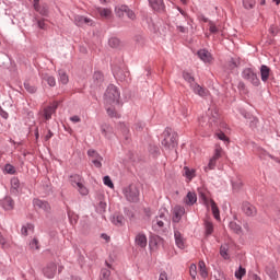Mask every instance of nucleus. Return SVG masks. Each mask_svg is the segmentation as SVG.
<instances>
[{
  "label": "nucleus",
  "mask_w": 280,
  "mask_h": 280,
  "mask_svg": "<svg viewBox=\"0 0 280 280\" xmlns=\"http://www.w3.org/2000/svg\"><path fill=\"white\" fill-rule=\"evenodd\" d=\"M30 248L31 250H38V240L37 238H33L32 242L30 243Z\"/></svg>",
  "instance_id": "50"
},
{
  "label": "nucleus",
  "mask_w": 280,
  "mask_h": 280,
  "mask_svg": "<svg viewBox=\"0 0 280 280\" xmlns=\"http://www.w3.org/2000/svg\"><path fill=\"white\" fill-rule=\"evenodd\" d=\"M70 120H72L73 124H80L81 121L80 116H72Z\"/></svg>",
  "instance_id": "55"
},
{
  "label": "nucleus",
  "mask_w": 280,
  "mask_h": 280,
  "mask_svg": "<svg viewBox=\"0 0 280 280\" xmlns=\"http://www.w3.org/2000/svg\"><path fill=\"white\" fill-rule=\"evenodd\" d=\"M103 183H104V185L109 187V189H115V184H113V180L110 179V176H105L103 178Z\"/></svg>",
  "instance_id": "45"
},
{
  "label": "nucleus",
  "mask_w": 280,
  "mask_h": 280,
  "mask_svg": "<svg viewBox=\"0 0 280 280\" xmlns=\"http://www.w3.org/2000/svg\"><path fill=\"white\" fill-rule=\"evenodd\" d=\"M102 161H104V159L103 158H101V159H96V160H92V163H93V165H95L96 167H102Z\"/></svg>",
  "instance_id": "53"
},
{
  "label": "nucleus",
  "mask_w": 280,
  "mask_h": 280,
  "mask_svg": "<svg viewBox=\"0 0 280 280\" xmlns=\"http://www.w3.org/2000/svg\"><path fill=\"white\" fill-rule=\"evenodd\" d=\"M51 137H54V132H51V130H48V133L45 136V141H49Z\"/></svg>",
  "instance_id": "59"
},
{
  "label": "nucleus",
  "mask_w": 280,
  "mask_h": 280,
  "mask_svg": "<svg viewBox=\"0 0 280 280\" xmlns=\"http://www.w3.org/2000/svg\"><path fill=\"white\" fill-rule=\"evenodd\" d=\"M243 185L244 184L240 179L236 182H232V187H233V189H235V191H238V189H242Z\"/></svg>",
  "instance_id": "51"
},
{
  "label": "nucleus",
  "mask_w": 280,
  "mask_h": 280,
  "mask_svg": "<svg viewBox=\"0 0 280 280\" xmlns=\"http://www.w3.org/2000/svg\"><path fill=\"white\" fill-rule=\"evenodd\" d=\"M4 172H5L7 174H15V173H16V170L14 168L13 165L7 164V165L4 166Z\"/></svg>",
  "instance_id": "49"
},
{
  "label": "nucleus",
  "mask_w": 280,
  "mask_h": 280,
  "mask_svg": "<svg viewBox=\"0 0 280 280\" xmlns=\"http://www.w3.org/2000/svg\"><path fill=\"white\" fill-rule=\"evenodd\" d=\"M162 145L166 150H174L176 145H178V140L176 133H173L172 130L165 129V131L162 135Z\"/></svg>",
  "instance_id": "2"
},
{
  "label": "nucleus",
  "mask_w": 280,
  "mask_h": 280,
  "mask_svg": "<svg viewBox=\"0 0 280 280\" xmlns=\"http://www.w3.org/2000/svg\"><path fill=\"white\" fill-rule=\"evenodd\" d=\"M220 255L222 256L223 259H229V246L228 245L221 246Z\"/></svg>",
  "instance_id": "42"
},
{
  "label": "nucleus",
  "mask_w": 280,
  "mask_h": 280,
  "mask_svg": "<svg viewBox=\"0 0 280 280\" xmlns=\"http://www.w3.org/2000/svg\"><path fill=\"white\" fill-rule=\"evenodd\" d=\"M0 244L2 246V248H8V245L5 244V238H3V236L0 234Z\"/></svg>",
  "instance_id": "56"
},
{
  "label": "nucleus",
  "mask_w": 280,
  "mask_h": 280,
  "mask_svg": "<svg viewBox=\"0 0 280 280\" xmlns=\"http://www.w3.org/2000/svg\"><path fill=\"white\" fill-rule=\"evenodd\" d=\"M218 119H219L218 113L213 110H209L208 115L199 118V125L201 126V128H207L209 130L218 124Z\"/></svg>",
  "instance_id": "3"
},
{
  "label": "nucleus",
  "mask_w": 280,
  "mask_h": 280,
  "mask_svg": "<svg viewBox=\"0 0 280 280\" xmlns=\"http://www.w3.org/2000/svg\"><path fill=\"white\" fill-rule=\"evenodd\" d=\"M93 80L95 86H100L102 82H104V74H102L100 71H96L94 72Z\"/></svg>",
  "instance_id": "33"
},
{
  "label": "nucleus",
  "mask_w": 280,
  "mask_h": 280,
  "mask_svg": "<svg viewBox=\"0 0 280 280\" xmlns=\"http://www.w3.org/2000/svg\"><path fill=\"white\" fill-rule=\"evenodd\" d=\"M101 237L105 240V242H110V236H108L107 234H102Z\"/></svg>",
  "instance_id": "61"
},
{
  "label": "nucleus",
  "mask_w": 280,
  "mask_h": 280,
  "mask_svg": "<svg viewBox=\"0 0 280 280\" xmlns=\"http://www.w3.org/2000/svg\"><path fill=\"white\" fill-rule=\"evenodd\" d=\"M101 280H113V277H110V270L102 269V271H101Z\"/></svg>",
  "instance_id": "39"
},
{
  "label": "nucleus",
  "mask_w": 280,
  "mask_h": 280,
  "mask_svg": "<svg viewBox=\"0 0 280 280\" xmlns=\"http://www.w3.org/2000/svg\"><path fill=\"white\" fill-rule=\"evenodd\" d=\"M165 226H170V220H167L164 213H161L152 221L153 231H163Z\"/></svg>",
  "instance_id": "9"
},
{
  "label": "nucleus",
  "mask_w": 280,
  "mask_h": 280,
  "mask_svg": "<svg viewBox=\"0 0 280 280\" xmlns=\"http://www.w3.org/2000/svg\"><path fill=\"white\" fill-rule=\"evenodd\" d=\"M159 280H167V272L162 271V272L160 273Z\"/></svg>",
  "instance_id": "57"
},
{
  "label": "nucleus",
  "mask_w": 280,
  "mask_h": 280,
  "mask_svg": "<svg viewBox=\"0 0 280 280\" xmlns=\"http://www.w3.org/2000/svg\"><path fill=\"white\" fill-rule=\"evenodd\" d=\"M33 205L35 209H42V211H49L51 209L49 202L43 201L40 199H34Z\"/></svg>",
  "instance_id": "17"
},
{
  "label": "nucleus",
  "mask_w": 280,
  "mask_h": 280,
  "mask_svg": "<svg viewBox=\"0 0 280 280\" xmlns=\"http://www.w3.org/2000/svg\"><path fill=\"white\" fill-rule=\"evenodd\" d=\"M0 205L4 211H12V209H14V199H12V197H4L0 201Z\"/></svg>",
  "instance_id": "16"
},
{
  "label": "nucleus",
  "mask_w": 280,
  "mask_h": 280,
  "mask_svg": "<svg viewBox=\"0 0 280 280\" xmlns=\"http://www.w3.org/2000/svg\"><path fill=\"white\" fill-rule=\"evenodd\" d=\"M190 89L196 95H199V97H207L209 95V90L200 86L198 83L191 84Z\"/></svg>",
  "instance_id": "15"
},
{
  "label": "nucleus",
  "mask_w": 280,
  "mask_h": 280,
  "mask_svg": "<svg viewBox=\"0 0 280 280\" xmlns=\"http://www.w3.org/2000/svg\"><path fill=\"white\" fill-rule=\"evenodd\" d=\"M21 234L24 235V237H27V235L34 234V224L26 223L21 229Z\"/></svg>",
  "instance_id": "24"
},
{
  "label": "nucleus",
  "mask_w": 280,
  "mask_h": 280,
  "mask_svg": "<svg viewBox=\"0 0 280 280\" xmlns=\"http://www.w3.org/2000/svg\"><path fill=\"white\" fill-rule=\"evenodd\" d=\"M206 235H211L213 233V223L211 221L205 222Z\"/></svg>",
  "instance_id": "41"
},
{
  "label": "nucleus",
  "mask_w": 280,
  "mask_h": 280,
  "mask_svg": "<svg viewBox=\"0 0 280 280\" xmlns=\"http://www.w3.org/2000/svg\"><path fill=\"white\" fill-rule=\"evenodd\" d=\"M218 139H220V141H229V138L226 137V135H224V132H219L217 133Z\"/></svg>",
  "instance_id": "54"
},
{
  "label": "nucleus",
  "mask_w": 280,
  "mask_h": 280,
  "mask_svg": "<svg viewBox=\"0 0 280 280\" xmlns=\"http://www.w3.org/2000/svg\"><path fill=\"white\" fill-rule=\"evenodd\" d=\"M135 244L139 246V248H145V246H148V236L141 232L138 233L135 237Z\"/></svg>",
  "instance_id": "14"
},
{
  "label": "nucleus",
  "mask_w": 280,
  "mask_h": 280,
  "mask_svg": "<svg viewBox=\"0 0 280 280\" xmlns=\"http://www.w3.org/2000/svg\"><path fill=\"white\" fill-rule=\"evenodd\" d=\"M255 3V0H243V8H245V10H253Z\"/></svg>",
  "instance_id": "40"
},
{
  "label": "nucleus",
  "mask_w": 280,
  "mask_h": 280,
  "mask_svg": "<svg viewBox=\"0 0 280 280\" xmlns=\"http://www.w3.org/2000/svg\"><path fill=\"white\" fill-rule=\"evenodd\" d=\"M173 217L172 222L175 224H178L180 220H183V217L185 215V207L183 206H175L172 210Z\"/></svg>",
  "instance_id": "11"
},
{
  "label": "nucleus",
  "mask_w": 280,
  "mask_h": 280,
  "mask_svg": "<svg viewBox=\"0 0 280 280\" xmlns=\"http://www.w3.org/2000/svg\"><path fill=\"white\" fill-rule=\"evenodd\" d=\"M229 226L232 231H234V233H237V234L242 233V226L237 224L235 221L230 222Z\"/></svg>",
  "instance_id": "38"
},
{
  "label": "nucleus",
  "mask_w": 280,
  "mask_h": 280,
  "mask_svg": "<svg viewBox=\"0 0 280 280\" xmlns=\"http://www.w3.org/2000/svg\"><path fill=\"white\" fill-rule=\"evenodd\" d=\"M113 223L116 225V226H121V224H124V217L122 215H114V219H113Z\"/></svg>",
  "instance_id": "43"
},
{
  "label": "nucleus",
  "mask_w": 280,
  "mask_h": 280,
  "mask_svg": "<svg viewBox=\"0 0 280 280\" xmlns=\"http://www.w3.org/2000/svg\"><path fill=\"white\" fill-rule=\"evenodd\" d=\"M42 82H47L48 86H56V78L49 73H42Z\"/></svg>",
  "instance_id": "21"
},
{
  "label": "nucleus",
  "mask_w": 280,
  "mask_h": 280,
  "mask_svg": "<svg viewBox=\"0 0 280 280\" xmlns=\"http://www.w3.org/2000/svg\"><path fill=\"white\" fill-rule=\"evenodd\" d=\"M101 132L106 137V139H113V127L108 125H102Z\"/></svg>",
  "instance_id": "28"
},
{
  "label": "nucleus",
  "mask_w": 280,
  "mask_h": 280,
  "mask_svg": "<svg viewBox=\"0 0 280 280\" xmlns=\"http://www.w3.org/2000/svg\"><path fill=\"white\" fill-rule=\"evenodd\" d=\"M266 272H267L268 277H270V279H272V280L279 279V273H277V269H275V267H272V266L267 267Z\"/></svg>",
  "instance_id": "31"
},
{
  "label": "nucleus",
  "mask_w": 280,
  "mask_h": 280,
  "mask_svg": "<svg viewBox=\"0 0 280 280\" xmlns=\"http://www.w3.org/2000/svg\"><path fill=\"white\" fill-rule=\"evenodd\" d=\"M120 101L121 92L119 91V88L115 84L108 85L104 94V104L109 117H116V119L120 117L117 112Z\"/></svg>",
  "instance_id": "1"
},
{
  "label": "nucleus",
  "mask_w": 280,
  "mask_h": 280,
  "mask_svg": "<svg viewBox=\"0 0 280 280\" xmlns=\"http://www.w3.org/2000/svg\"><path fill=\"white\" fill-rule=\"evenodd\" d=\"M174 235L176 246H178V248H185V241L183 240V235L180 234V232L175 231Z\"/></svg>",
  "instance_id": "30"
},
{
  "label": "nucleus",
  "mask_w": 280,
  "mask_h": 280,
  "mask_svg": "<svg viewBox=\"0 0 280 280\" xmlns=\"http://www.w3.org/2000/svg\"><path fill=\"white\" fill-rule=\"evenodd\" d=\"M56 270H58L56 264L50 262L44 268L43 272L47 277V279H54V277L56 276Z\"/></svg>",
  "instance_id": "13"
},
{
  "label": "nucleus",
  "mask_w": 280,
  "mask_h": 280,
  "mask_svg": "<svg viewBox=\"0 0 280 280\" xmlns=\"http://www.w3.org/2000/svg\"><path fill=\"white\" fill-rule=\"evenodd\" d=\"M184 202L185 205H187L188 207H191L194 205H196V202H198V196L196 195V192L194 191H189L186 197L184 198Z\"/></svg>",
  "instance_id": "18"
},
{
  "label": "nucleus",
  "mask_w": 280,
  "mask_h": 280,
  "mask_svg": "<svg viewBox=\"0 0 280 280\" xmlns=\"http://www.w3.org/2000/svg\"><path fill=\"white\" fill-rule=\"evenodd\" d=\"M200 198L206 207H211L212 215L214 217V219L220 221V209L218 208L215 201H213V199L207 198V195H205L203 192H200Z\"/></svg>",
  "instance_id": "8"
},
{
  "label": "nucleus",
  "mask_w": 280,
  "mask_h": 280,
  "mask_svg": "<svg viewBox=\"0 0 280 280\" xmlns=\"http://www.w3.org/2000/svg\"><path fill=\"white\" fill-rule=\"evenodd\" d=\"M60 84H69V74L65 70H59V78Z\"/></svg>",
  "instance_id": "32"
},
{
  "label": "nucleus",
  "mask_w": 280,
  "mask_h": 280,
  "mask_svg": "<svg viewBox=\"0 0 280 280\" xmlns=\"http://www.w3.org/2000/svg\"><path fill=\"white\" fill-rule=\"evenodd\" d=\"M136 130H141V126L137 125Z\"/></svg>",
  "instance_id": "64"
},
{
  "label": "nucleus",
  "mask_w": 280,
  "mask_h": 280,
  "mask_svg": "<svg viewBox=\"0 0 280 280\" xmlns=\"http://www.w3.org/2000/svg\"><path fill=\"white\" fill-rule=\"evenodd\" d=\"M122 194L128 202H139V187L137 185L131 184L124 188Z\"/></svg>",
  "instance_id": "4"
},
{
  "label": "nucleus",
  "mask_w": 280,
  "mask_h": 280,
  "mask_svg": "<svg viewBox=\"0 0 280 280\" xmlns=\"http://www.w3.org/2000/svg\"><path fill=\"white\" fill-rule=\"evenodd\" d=\"M70 183H71L72 187L78 189V191H79V194H81V196H89V188H86V186H84L83 179L80 175L70 176Z\"/></svg>",
  "instance_id": "5"
},
{
  "label": "nucleus",
  "mask_w": 280,
  "mask_h": 280,
  "mask_svg": "<svg viewBox=\"0 0 280 280\" xmlns=\"http://www.w3.org/2000/svg\"><path fill=\"white\" fill-rule=\"evenodd\" d=\"M189 272L190 277H192V279H196V275H198V267L194 264L190 265Z\"/></svg>",
  "instance_id": "48"
},
{
  "label": "nucleus",
  "mask_w": 280,
  "mask_h": 280,
  "mask_svg": "<svg viewBox=\"0 0 280 280\" xmlns=\"http://www.w3.org/2000/svg\"><path fill=\"white\" fill-rule=\"evenodd\" d=\"M260 78L262 80V82H268L269 78H270V68L266 65H262L260 67Z\"/></svg>",
  "instance_id": "25"
},
{
  "label": "nucleus",
  "mask_w": 280,
  "mask_h": 280,
  "mask_svg": "<svg viewBox=\"0 0 280 280\" xmlns=\"http://www.w3.org/2000/svg\"><path fill=\"white\" fill-rule=\"evenodd\" d=\"M88 156L92 159V161H95L96 159H102V155L97 154V151L91 149L88 151Z\"/></svg>",
  "instance_id": "44"
},
{
  "label": "nucleus",
  "mask_w": 280,
  "mask_h": 280,
  "mask_svg": "<svg viewBox=\"0 0 280 280\" xmlns=\"http://www.w3.org/2000/svg\"><path fill=\"white\" fill-rule=\"evenodd\" d=\"M149 3L152 10H155V12H161L162 10H165V4L163 3V0H149Z\"/></svg>",
  "instance_id": "20"
},
{
  "label": "nucleus",
  "mask_w": 280,
  "mask_h": 280,
  "mask_svg": "<svg viewBox=\"0 0 280 280\" xmlns=\"http://www.w3.org/2000/svg\"><path fill=\"white\" fill-rule=\"evenodd\" d=\"M198 58L202 60L203 62H211L213 60V57L211 56V52H209L207 49H201L197 52Z\"/></svg>",
  "instance_id": "19"
},
{
  "label": "nucleus",
  "mask_w": 280,
  "mask_h": 280,
  "mask_svg": "<svg viewBox=\"0 0 280 280\" xmlns=\"http://www.w3.org/2000/svg\"><path fill=\"white\" fill-rule=\"evenodd\" d=\"M0 115L1 117H3V119H8V112L3 110L1 107H0Z\"/></svg>",
  "instance_id": "60"
},
{
  "label": "nucleus",
  "mask_w": 280,
  "mask_h": 280,
  "mask_svg": "<svg viewBox=\"0 0 280 280\" xmlns=\"http://www.w3.org/2000/svg\"><path fill=\"white\" fill-rule=\"evenodd\" d=\"M37 25H38V28H39V30H45V21L39 20V21L37 22Z\"/></svg>",
  "instance_id": "58"
},
{
  "label": "nucleus",
  "mask_w": 280,
  "mask_h": 280,
  "mask_svg": "<svg viewBox=\"0 0 280 280\" xmlns=\"http://www.w3.org/2000/svg\"><path fill=\"white\" fill-rule=\"evenodd\" d=\"M252 280H261L259 278V276H257L256 273H253L252 277H250Z\"/></svg>",
  "instance_id": "63"
},
{
  "label": "nucleus",
  "mask_w": 280,
  "mask_h": 280,
  "mask_svg": "<svg viewBox=\"0 0 280 280\" xmlns=\"http://www.w3.org/2000/svg\"><path fill=\"white\" fill-rule=\"evenodd\" d=\"M222 159V149L220 145L215 147L214 153L212 158H210L208 165L203 167L205 172H211V170H215V166L218 165V161Z\"/></svg>",
  "instance_id": "7"
},
{
  "label": "nucleus",
  "mask_w": 280,
  "mask_h": 280,
  "mask_svg": "<svg viewBox=\"0 0 280 280\" xmlns=\"http://www.w3.org/2000/svg\"><path fill=\"white\" fill-rule=\"evenodd\" d=\"M56 108H58V105L48 106L44 109V117L46 120H49L51 118V115L56 113Z\"/></svg>",
  "instance_id": "29"
},
{
  "label": "nucleus",
  "mask_w": 280,
  "mask_h": 280,
  "mask_svg": "<svg viewBox=\"0 0 280 280\" xmlns=\"http://www.w3.org/2000/svg\"><path fill=\"white\" fill-rule=\"evenodd\" d=\"M34 10H36V12H39L42 16H47V14L49 13L47 7H40L39 3H34Z\"/></svg>",
  "instance_id": "35"
},
{
  "label": "nucleus",
  "mask_w": 280,
  "mask_h": 280,
  "mask_svg": "<svg viewBox=\"0 0 280 280\" xmlns=\"http://www.w3.org/2000/svg\"><path fill=\"white\" fill-rule=\"evenodd\" d=\"M246 275V269L243 267H240L238 270L235 271V277L238 280H242V277Z\"/></svg>",
  "instance_id": "46"
},
{
  "label": "nucleus",
  "mask_w": 280,
  "mask_h": 280,
  "mask_svg": "<svg viewBox=\"0 0 280 280\" xmlns=\"http://www.w3.org/2000/svg\"><path fill=\"white\" fill-rule=\"evenodd\" d=\"M183 78L186 82H188V84H190V89H191V84H196V79L194 78V75H191V73L184 71Z\"/></svg>",
  "instance_id": "36"
},
{
  "label": "nucleus",
  "mask_w": 280,
  "mask_h": 280,
  "mask_svg": "<svg viewBox=\"0 0 280 280\" xmlns=\"http://www.w3.org/2000/svg\"><path fill=\"white\" fill-rule=\"evenodd\" d=\"M209 32L211 34H218L219 30L218 26H215V23L209 22Z\"/></svg>",
  "instance_id": "52"
},
{
  "label": "nucleus",
  "mask_w": 280,
  "mask_h": 280,
  "mask_svg": "<svg viewBox=\"0 0 280 280\" xmlns=\"http://www.w3.org/2000/svg\"><path fill=\"white\" fill-rule=\"evenodd\" d=\"M74 23L75 25H78V27H84V25H90V26L95 25V22H93L92 19L84 18V15H75Z\"/></svg>",
  "instance_id": "12"
},
{
  "label": "nucleus",
  "mask_w": 280,
  "mask_h": 280,
  "mask_svg": "<svg viewBox=\"0 0 280 280\" xmlns=\"http://www.w3.org/2000/svg\"><path fill=\"white\" fill-rule=\"evenodd\" d=\"M198 266H199V272L201 277L203 279H207V277L209 276V272L207 271V265L205 264L203 260H200Z\"/></svg>",
  "instance_id": "34"
},
{
  "label": "nucleus",
  "mask_w": 280,
  "mask_h": 280,
  "mask_svg": "<svg viewBox=\"0 0 280 280\" xmlns=\"http://www.w3.org/2000/svg\"><path fill=\"white\" fill-rule=\"evenodd\" d=\"M177 28L179 30V32H182V34H185V32H187V28L185 26H177Z\"/></svg>",
  "instance_id": "62"
},
{
  "label": "nucleus",
  "mask_w": 280,
  "mask_h": 280,
  "mask_svg": "<svg viewBox=\"0 0 280 280\" xmlns=\"http://www.w3.org/2000/svg\"><path fill=\"white\" fill-rule=\"evenodd\" d=\"M242 78H244V80H247V82H250V84H253L254 86H259L260 84L257 73H255V71H253V69L250 68H246L243 70Z\"/></svg>",
  "instance_id": "10"
},
{
  "label": "nucleus",
  "mask_w": 280,
  "mask_h": 280,
  "mask_svg": "<svg viewBox=\"0 0 280 280\" xmlns=\"http://www.w3.org/2000/svg\"><path fill=\"white\" fill-rule=\"evenodd\" d=\"M243 211L246 215L254 217L257 215V208L250 203L243 205Z\"/></svg>",
  "instance_id": "22"
},
{
  "label": "nucleus",
  "mask_w": 280,
  "mask_h": 280,
  "mask_svg": "<svg viewBox=\"0 0 280 280\" xmlns=\"http://www.w3.org/2000/svg\"><path fill=\"white\" fill-rule=\"evenodd\" d=\"M24 89H25L28 93H36V86L31 85L30 82H24Z\"/></svg>",
  "instance_id": "47"
},
{
  "label": "nucleus",
  "mask_w": 280,
  "mask_h": 280,
  "mask_svg": "<svg viewBox=\"0 0 280 280\" xmlns=\"http://www.w3.org/2000/svg\"><path fill=\"white\" fill-rule=\"evenodd\" d=\"M11 191L12 194H20L21 191V182L19 180V178L13 177L11 179Z\"/></svg>",
  "instance_id": "26"
},
{
  "label": "nucleus",
  "mask_w": 280,
  "mask_h": 280,
  "mask_svg": "<svg viewBox=\"0 0 280 280\" xmlns=\"http://www.w3.org/2000/svg\"><path fill=\"white\" fill-rule=\"evenodd\" d=\"M183 176L187 178V180L191 182L196 178V170L189 168V166H185L183 168Z\"/></svg>",
  "instance_id": "23"
},
{
  "label": "nucleus",
  "mask_w": 280,
  "mask_h": 280,
  "mask_svg": "<svg viewBox=\"0 0 280 280\" xmlns=\"http://www.w3.org/2000/svg\"><path fill=\"white\" fill-rule=\"evenodd\" d=\"M108 45L109 47H112L113 49H117V47H119L121 45V42L119 40V38L117 37H112L108 40Z\"/></svg>",
  "instance_id": "37"
},
{
  "label": "nucleus",
  "mask_w": 280,
  "mask_h": 280,
  "mask_svg": "<svg viewBox=\"0 0 280 280\" xmlns=\"http://www.w3.org/2000/svg\"><path fill=\"white\" fill-rule=\"evenodd\" d=\"M97 13L102 19H113V10L106 8H98Z\"/></svg>",
  "instance_id": "27"
},
{
  "label": "nucleus",
  "mask_w": 280,
  "mask_h": 280,
  "mask_svg": "<svg viewBox=\"0 0 280 280\" xmlns=\"http://www.w3.org/2000/svg\"><path fill=\"white\" fill-rule=\"evenodd\" d=\"M115 14L119 19H124L125 14L131 21H135V19H137V15L135 14V11L130 10V8H128V5H126V4H118V5H116L115 7Z\"/></svg>",
  "instance_id": "6"
}]
</instances>
